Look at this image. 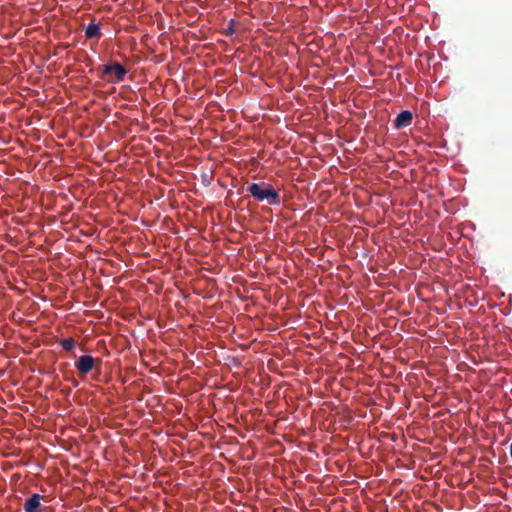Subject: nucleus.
<instances>
[{
	"mask_svg": "<svg viewBox=\"0 0 512 512\" xmlns=\"http://www.w3.org/2000/svg\"><path fill=\"white\" fill-rule=\"evenodd\" d=\"M86 37L98 38L100 36V27L97 24H89L85 30Z\"/></svg>",
	"mask_w": 512,
	"mask_h": 512,
	"instance_id": "423d86ee",
	"label": "nucleus"
},
{
	"mask_svg": "<svg viewBox=\"0 0 512 512\" xmlns=\"http://www.w3.org/2000/svg\"><path fill=\"white\" fill-rule=\"evenodd\" d=\"M94 364L95 359L90 355L80 356L75 361V367L81 374L89 373L94 368Z\"/></svg>",
	"mask_w": 512,
	"mask_h": 512,
	"instance_id": "7ed1b4c3",
	"label": "nucleus"
},
{
	"mask_svg": "<svg viewBox=\"0 0 512 512\" xmlns=\"http://www.w3.org/2000/svg\"><path fill=\"white\" fill-rule=\"evenodd\" d=\"M248 192L254 199L260 202L266 201L270 205H278L280 203L278 191L265 182L252 183L248 187Z\"/></svg>",
	"mask_w": 512,
	"mask_h": 512,
	"instance_id": "f257e3e1",
	"label": "nucleus"
},
{
	"mask_svg": "<svg viewBox=\"0 0 512 512\" xmlns=\"http://www.w3.org/2000/svg\"><path fill=\"white\" fill-rule=\"evenodd\" d=\"M413 115L410 111L404 110L398 114L394 121L396 128L407 127L412 123Z\"/></svg>",
	"mask_w": 512,
	"mask_h": 512,
	"instance_id": "39448f33",
	"label": "nucleus"
},
{
	"mask_svg": "<svg viewBox=\"0 0 512 512\" xmlns=\"http://www.w3.org/2000/svg\"><path fill=\"white\" fill-rule=\"evenodd\" d=\"M127 70L118 62L112 64H106L102 68V75L108 81L112 83L121 82L124 80Z\"/></svg>",
	"mask_w": 512,
	"mask_h": 512,
	"instance_id": "f03ea898",
	"label": "nucleus"
},
{
	"mask_svg": "<svg viewBox=\"0 0 512 512\" xmlns=\"http://www.w3.org/2000/svg\"><path fill=\"white\" fill-rule=\"evenodd\" d=\"M61 346L64 350L70 351L75 347V341L72 338H66L61 341Z\"/></svg>",
	"mask_w": 512,
	"mask_h": 512,
	"instance_id": "0eeeda50",
	"label": "nucleus"
},
{
	"mask_svg": "<svg viewBox=\"0 0 512 512\" xmlns=\"http://www.w3.org/2000/svg\"><path fill=\"white\" fill-rule=\"evenodd\" d=\"M41 495L33 494L30 498H28L24 504L25 512H42L41 510Z\"/></svg>",
	"mask_w": 512,
	"mask_h": 512,
	"instance_id": "20e7f679",
	"label": "nucleus"
}]
</instances>
